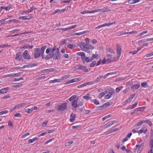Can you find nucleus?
<instances>
[{
  "label": "nucleus",
  "instance_id": "14",
  "mask_svg": "<svg viewBox=\"0 0 153 153\" xmlns=\"http://www.w3.org/2000/svg\"><path fill=\"white\" fill-rule=\"evenodd\" d=\"M115 123V121H110L108 123L106 124L104 126V127L105 128H108L109 127L111 126L113 124H114Z\"/></svg>",
  "mask_w": 153,
  "mask_h": 153
},
{
  "label": "nucleus",
  "instance_id": "60",
  "mask_svg": "<svg viewBox=\"0 0 153 153\" xmlns=\"http://www.w3.org/2000/svg\"><path fill=\"white\" fill-rule=\"evenodd\" d=\"M81 13L82 14H84L85 13H89V10H84L81 12Z\"/></svg>",
  "mask_w": 153,
  "mask_h": 153
},
{
  "label": "nucleus",
  "instance_id": "5",
  "mask_svg": "<svg viewBox=\"0 0 153 153\" xmlns=\"http://www.w3.org/2000/svg\"><path fill=\"white\" fill-rule=\"evenodd\" d=\"M135 94H133L129 96L127 99V100L123 102L124 104L126 105L128 103H129L131 102L132 100L135 97Z\"/></svg>",
  "mask_w": 153,
  "mask_h": 153
},
{
  "label": "nucleus",
  "instance_id": "38",
  "mask_svg": "<svg viewBox=\"0 0 153 153\" xmlns=\"http://www.w3.org/2000/svg\"><path fill=\"white\" fill-rule=\"evenodd\" d=\"M143 123H144V120L141 121L137 123L135 125V126H140Z\"/></svg>",
  "mask_w": 153,
  "mask_h": 153
},
{
  "label": "nucleus",
  "instance_id": "43",
  "mask_svg": "<svg viewBox=\"0 0 153 153\" xmlns=\"http://www.w3.org/2000/svg\"><path fill=\"white\" fill-rule=\"evenodd\" d=\"M123 88V86H121L119 87H117L116 89V91L117 93L119 92L121 89Z\"/></svg>",
  "mask_w": 153,
  "mask_h": 153
},
{
  "label": "nucleus",
  "instance_id": "57",
  "mask_svg": "<svg viewBox=\"0 0 153 153\" xmlns=\"http://www.w3.org/2000/svg\"><path fill=\"white\" fill-rule=\"evenodd\" d=\"M67 42V41L66 40L64 39H63L61 42V44L62 45H63L65 44Z\"/></svg>",
  "mask_w": 153,
  "mask_h": 153
},
{
  "label": "nucleus",
  "instance_id": "61",
  "mask_svg": "<svg viewBox=\"0 0 153 153\" xmlns=\"http://www.w3.org/2000/svg\"><path fill=\"white\" fill-rule=\"evenodd\" d=\"M8 125L10 127H12L13 126V124L12 123V121L11 120H9L8 121Z\"/></svg>",
  "mask_w": 153,
  "mask_h": 153
},
{
  "label": "nucleus",
  "instance_id": "16",
  "mask_svg": "<svg viewBox=\"0 0 153 153\" xmlns=\"http://www.w3.org/2000/svg\"><path fill=\"white\" fill-rule=\"evenodd\" d=\"M55 70L54 68H51L48 69L43 70L42 71L44 73H48L54 71Z\"/></svg>",
  "mask_w": 153,
  "mask_h": 153
},
{
  "label": "nucleus",
  "instance_id": "22",
  "mask_svg": "<svg viewBox=\"0 0 153 153\" xmlns=\"http://www.w3.org/2000/svg\"><path fill=\"white\" fill-rule=\"evenodd\" d=\"M140 1V0H129L128 3L129 4H133L137 3Z\"/></svg>",
  "mask_w": 153,
  "mask_h": 153
},
{
  "label": "nucleus",
  "instance_id": "64",
  "mask_svg": "<svg viewBox=\"0 0 153 153\" xmlns=\"http://www.w3.org/2000/svg\"><path fill=\"white\" fill-rule=\"evenodd\" d=\"M94 104L96 105H98L99 104V102L98 100H97L96 99H95L94 100Z\"/></svg>",
  "mask_w": 153,
  "mask_h": 153
},
{
  "label": "nucleus",
  "instance_id": "27",
  "mask_svg": "<svg viewBox=\"0 0 153 153\" xmlns=\"http://www.w3.org/2000/svg\"><path fill=\"white\" fill-rule=\"evenodd\" d=\"M140 87V85L139 84H134L132 85L131 86V88L133 90H136L137 89Z\"/></svg>",
  "mask_w": 153,
  "mask_h": 153
},
{
  "label": "nucleus",
  "instance_id": "62",
  "mask_svg": "<svg viewBox=\"0 0 153 153\" xmlns=\"http://www.w3.org/2000/svg\"><path fill=\"white\" fill-rule=\"evenodd\" d=\"M81 67V65L80 64H79L76 65L75 66V68L76 69H80Z\"/></svg>",
  "mask_w": 153,
  "mask_h": 153
},
{
  "label": "nucleus",
  "instance_id": "20",
  "mask_svg": "<svg viewBox=\"0 0 153 153\" xmlns=\"http://www.w3.org/2000/svg\"><path fill=\"white\" fill-rule=\"evenodd\" d=\"M61 78L58 79H55L54 80H51L50 81L49 83H53L56 82H61Z\"/></svg>",
  "mask_w": 153,
  "mask_h": 153
},
{
  "label": "nucleus",
  "instance_id": "25",
  "mask_svg": "<svg viewBox=\"0 0 153 153\" xmlns=\"http://www.w3.org/2000/svg\"><path fill=\"white\" fill-rule=\"evenodd\" d=\"M70 76H71L69 74L65 75L62 76L61 78V81L62 82L64 80L66 79L69 78Z\"/></svg>",
  "mask_w": 153,
  "mask_h": 153
},
{
  "label": "nucleus",
  "instance_id": "17",
  "mask_svg": "<svg viewBox=\"0 0 153 153\" xmlns=\"http://www.w3.org/2000/svg\"><path fill=\"white\" fill-rule=\"evenodd\" d=\"M27 102H23L22 103H21L20 104H19L17 105H16V106L17 108H19L23 107H24L25 105H27Z\"/></svg>",
  "mask_w": 153,
  "mask_h": 153
},
{
  "label": "nucleus",
  "instance_id": "28",
  "mask_svg": "<svg viewBox=\"0 0 153 153\" xmlns=\"http://www.w3.org/2000/svg\"><path fill=\"white\" fill-rule=\"evenodd\" d=\"M67 47L70 49H72L76 47V45L73 44H69L67 45Z\"/></svg>",
  "mask_w": 153,
  "mask_h": 153
},
{
  "label": "nucleus",
  "instance_id": "58",
  "mask_svg": "<svg viewBox=\"0 0 153 153\" xmlns=\"http://www.w3.org/2000/svg\"><path fill=\"white\" fill-rule=\"evenodd\" d=\"M47 133V132H45L42 133L40 134H39L38 136V137H39L42 136H44Z\"/></svg>",
  "mask_w": 153,
  "mask_h": 153
},
{
  "label": "nucleus",
  "instance_id": "18",
  "mask_svg": "<svg viewBox=\"0 0 153 153\" xmlns=\"http://www.w3.org/2000/svg\"><path fill=\"white\" fill-rule=\"evenodd\" d=\"M76 115L72 113L71 114L70 121L71 122H73L75 119Z\"/></svg>",
  "mask_w": 153,
  "mask_h": 153
},
{
  "label": "nucleus",
  "instance_id": "55",
  "mask_svg": "<svg viewBox=\"0 0 153 153\" xmlns=\"http://www.w3.org/2000/svg\"><path fill=\"white\" fill-rule=\"evenodd\" d=\"M19 30H20L19 29H16L10 31V32H11L13 33H15L18 32Z\"/></svg>",
  "mask_w": 153,
  "mask_h": 153
},
{
  "label": "nucleus",
  "instance_id": "48",
  "mask_svg": "<svg viewBox=\"0 0 153 153\" xmlns=\"http://www.w3.org/2000/svg\"><path fill=\"white\" fill-rule=\"evenodd\" d=\"M22 85V84H19L16 85H13L12 87H13L14 88H19L21 87Z\"/></svg>",
  "mask_w": 153,
  "mask_h": 153
},
{
  "label": "nucleus",
  "instance_id": "8",
  "mask_svg": "<svg viewBox=\"0 0 153 153\" xmlns=\"http://www.w3.org/2000/svg\"><path fill=\"white\" fill-rule=\"evenodd\" d=\"M54 59L59 60L60 59V54L58 48L57 49L56 53L54 54V56H53Z\"/></svg>",
  "mask_w": 153,
  "mask_h": 153
},
{
  "label": "nucleus",
  "instance_id": "35",
  "mask_svg": "<svg viewBox=\"0 0 153 153\" xmlns=\"http://www.w3.org/2000/svg\"><path fill=\"white\" fill-rule=\"evenodd\" d=\"M90 94H87L86 96H84L83 97L87 100H89L91 98V97H89Z\"/></svg>",
  "mask_w": 153,
  "mask_h": 153
},
{
  "label": "nucleus",
  "instance_id": "4",
  "mask_svg": "<svg viewBox=\"0 0 153 153\" xmlns=\"http://www.w3.org/2000/svg\"><path fill=\"white\" fill-rule=\"evenodd\" d=\"M107 56L108 58L107 61L108 63L114 62L119 59L117 56H113L111 54H108Z\"/></svg>",
  "mask_w": 153,
  "mask_h": 153
},
{
  "label": "nucleus",
  "instance_id": "50",
  "mask_svg": "<svg viewBox=\"0 0 153 153\" xmlns=\"http://www.w3.org/2000/svg\"><path fill=\"white\" fill-rule=\"evenodd\" d=\"M96 62L95 61H94L90 64V67H94L96 64Z\"/></svg>",
  "mask_w": 153,
  "mask_h": 153
},
{
  "label": "nucleus",
  "instance_id": "19",
  "mask_svg": "<svg viewBox=\"0 0 153 153\" xmlns=\"http://www.w3.org/2000/svg\"><path fill=\"white\" fill-rule=\"evenodd\" d=\"M22 58L21 55V53L19 52L17 53L16 54V56L15 57V59L16 60H20Z\"/></svg>",
  "mask_w": 153,
  "mask_h": 153
},
{
  "label": "nucleus",
  "instance_id": "7",
  "mask_svg": "<svg viewBox=\"0 0 153 153\" xmlns=\"http://www.w3.org/2000/svg\"><path fill=\"white\" fill-rule=\"evenodd\" d=\"M23 58L27 59H30V56L29 54V52L27 50H25L23 54Z\"/></svg>",
  "mask_w": 153,
  "mask_h": 153
},
{
  "label": "nucleus",
  "instance_id": "52",
  "mask_svg": "<svg viewBox=\"0 0 153 153\" xmlns=\"http://www.w3.org/2000/svg\"><path fill=\"white\" fill-rule=\"evenodd\" d=\"M84 51L88 53H90L91 52L90 50L88 49V48H86L85 46H84Z\"/></svg>",
  "mask_w": 153,
  "mask_h": 153
},
{
  "label": "nucleus",
  "instance_id": "42",
  "mask_svg": "<svg viewBox=\"0 0 153 153\" xmlns=\"http://www.w3.org/2000/svg\"><path fill=\"white\" fill-rule=\"evenodd\" d=\"M144 123H146L147 124H148L150 126H152V122L148 120H144Z\"/></svg>",
  "mask_w": 153,
  "mask_h": 153
},
{
  "label": "nucleus",
  "instance_id": "21",
  "mask_svg": "<svg viewBox=\"0 0 153 153\" xmlns=\"http://www.w3.org/2000/svg\"><path fill=\"white\" fill-rule=\"evenodd\" d=\"M82 79V78L81 77H79L77 78H75L73 79H72L71 80V83H73L74 82H77L81 80Z\"/></svg>",
  "mask_w": 153,
  "mask_h": 153
},
{
  "label": "nucleus",
  "instance_id": "3",
  "mask_svg": "<svg viewBox=\"0 0 153 153\" xmlns=\"http://www.w3.org/2000/svg\"><path fill=\"white\" fill-rule=\"evenodd\" d=\"M76 54L78 56H81V58L83 61L85 59L86 62H91L92 60L91 58H90L88 57H86L85 56V54L84 52H77Z\"/></svg>",
  "mask_w": 153,
  "mask_h": 153
},
{
  "label": "nucleus",
  "instance_id": "56",
  "mask_svg": "<svg viewBox=\"0 0 153 153\" xmlns=\"http://www.w3.org/2000/svg\"><path fill=\"white\" fill-rule=\"evenodd\" d=\"M148 32V31H144L142 32H141L139 34V36H141L143 34L145 33H147Z\"/></svg>",
  "mask_w": 153,
  "mask_h": 153
},
{
  "label": "nucleus",
  "instance_id": "9",
  "mask_svg": "<svg viewBox=\"0 0 153 153\" xmlns=\"http://www.w3.org/2000/svg\"><path fill=\"white\" fill-rule=\"evenodd\" d=\"M39 48H37L34 51V55L35 58H37L40 56V53L39 52Z\"/></svg>",
  "mask_w": 153,
  "mask_h": 153
},
{
  "label": "nucleus",
  "instance_id": "33",
  "mask_svg": "<svg viewBox=\"0 0 153 153\" xmlns=\"http://www.w3.org/2000/svg\"><path fill=\"white\" fill-rule=\"evenodd\" d=\"M107 50L108 52L111 53H115L114 50L111 48H107Z\"/></svg>",
  "mask_w": 153,
  "mask_h": 153
},
{
  "label": "nucleus",
  "instance_id": "46",
  "mask_svg": "<svg viewBox=\"0 0 153 153\" xmlns=\"http://www.w3.org/2000/svg\"><path fill=\"white\" fill-rule=\"evenodd\" d=\"M98 57V55L97 54H93L92 55L91 59L92 60H93L95 58H97Z\"/></svg>",
  "mask_w": 153,
  "mask_h": 153
},
{
  "label": "nucleus",
  "instance_id": "37",
  "mask_svg": "<svg viewBox=\"0 0 153 153\" xmlns=\"http://www.w3.org/2000/svg\"><path fill=\"white\" fill-rule=\"evenodd\" d=\"M149 146L152 149H153V138L150 139L149 141Z\"/></svg>",
  "mask_w": 153,
  "mask_h": 153
},
{
  "label": "nucleus",
  "instance_id": "63",
  "mask_svg": "<svg viewBox=\"0 0 153 153\" xmlns=\"http://www.w3.org/2000/svg\"><path fill=\"white\" fill-rule=\"evenodd\" d=\"M86 85H87V84H86V83H85L84 84L80 85H79L78 87V88H82V87H84Z\"/></svg>",
  "mask_w": 153,
  "mask_h": 153
},
{
  "label": "nucleus",
  "instance_id": "39",
  "mask_svg": "<svg viewBox=\"0 0 153 153\" xmlns=\"http://www.w3.org/2000/svg\"><path fill=\"white\" fill-rule=\"evenodd\" d=\"M137 33V32L135 31L132 30L130 32H125L124 33H123V34L124 35V34H131V33Z\"/></svg>",
  "mask_w": 153,
  "mask_h": 153
},
{
  "label": "nucleus",
  "instance_id": "44",
  "mask_svg": "<svg viewBox=\"0 0 153 153\" xmlns=\"http://www.w3.org/2000/svg\"><path fill=\"white\" fill-rule=\"evenodd\" d=\"M30 135V133L29 132H27L24 135H23L21 137V138L23 139L25 138L27 136Z\"/></svg>",
  "mask_w": 153,
  "mask_h": 153
},
{
  "label": "nucleus",
  "instance_id": "53",
  "mask_svg": "<svg viewBox=\"0 0 153 153\" xmlns=\"http://www.w3.org/2000/svg\"><path fill=\"white\" fill-rule=\"evenodd\" d=\"M14 116L16 117H21L22 115L20 113H17L14 114Z\"/></svg>",
  "mask_w": 153,
  "mask_h": 153
},
{
  "label": "nucleus",
  "instance_id": "45",
  "mask_svg": "<svg viewBox=\"0 0 153 153\" xmlns=\"http://www.w3.org/2000/svg\"><path fill=\"white\" fill-rule=\"evenodd\" d=\"M8 111L7 110H5L0 112V115H2L4 114L7 113Z\"/></svg>",
  "mask_w": 153,
  "mask_h": 153
},
{
  "label": "nucleus",
  "instance_id": "59",
  "mask_svg": "<svg viewBox=\"0 0 153 153\" xmlns=\"http://www.w3.org/2000/svg\"><path fill=\"white\" fill-rule=\"evenodd\" d=\"M106 59L105 57H104L103 59V60L101 62V63L102 64H104L106 63Z\"/></svg>",
  "mask_w": 153,
  "mask_h": 153
},
{
  "label": "nucleus",
  "instance_id": "13",
  "mask_svg": "<svg viewBox=\"0 0 153 153\" xmlns=\"http://www.w3.org/2000/svg\"><path fill=\"white\" fill-rule=\"evenodd\" d=\"M10 88L9 87L5 88L0 90V94H4L6 93L9 89Z\"/></svg>",
  "mask_w": 153,
  "mask_h": 153
},
{
  "label": "nucleus",
  "instance_id": "32",
  "mask_svg": "<svg viewBox=\"0 0 153 153\" xmlns=\"http://www.w3.org/2000/svg\"><path fill=\"white\" fill-rule=\"evenodd\" d=\"M33 111V109L31 108H27L25 110V112L27 113L30 114Z\"/></svg>",
  "mask_w": 153,
  "mask_h": 153
},
{
  "label": "nucleus",
  "instance_id": "15",
  "mask_svg": "<svg viewBox=\"0 0 153 153\" xmlns=\"http://www.w3.org/2000/svg\"><path fill=\"white\" fill-rule=\"evenodd\" d=\"M89 32V30H86V31H84L82 32H79V33H74L73 35L72 36H75V35H78V36H80V35H81L82 34L86 33L88 32Z\"/></svg>",
  "mask_w": 153,
  "mask_h": 153
},
{
  "label": "nucleus",
  "instance_id": "29",
  "mask_svg": "<svg viewBox=\"0 0 153 153\" xmlns=\"http://www.w3.org/2000/svg\"><path fill=\"white\" fill-rule=\"evenodd\" d=\"M38 140V138L37 137H34L32 139H30L28 140V143H31L34 142Z\"/></svg>",
  "mask_w": 153,
  "mask_h": 153
},
{
  "label": "nucleus",
  "instance_id": "51",
  "mask_svg": "<svg viewBox=\"0 0 153 153\" xmlns=\"http://www.w3.org/2000/svg\"><path fill=\"white\" fill-rule=\"evenodd\" d=\"M110 11L107 7H104L102 8V12H105L107 11Z\"/></svg>",
  "mask_w": 153,
  "mask_h": 153
},
{
  "label": "nucleus",
  "instance_id": "40",
  "mask_svg": "<svg viewBox=\"0 0 153 153\" xmlns=\"http://www.w3.org/2000/svg\"><path fill=\"white\" fill-rule=\"evenodd\" d=\"M47 47V45H44L43 46H42L40 49V52H42V53H44V51L45 49V48Z\"/></svg>",
  "mask_w": 153,
  "mask_h": 153
},
{
  "label": "nucleus",
  "instance_id": "41",
  "mask_svg": "<svg viewBox=\"0 0 153 153\" xmlns=\"http://www.w3.org/2000/svg\"><path fill=\"white\" fill-rule=\"evenodd\" d=\"M106 91L100 93L99 95V98H101L104 95H105L106 93Z\"/></svg>",
  "mask_w": 153,
  "mask_h": 153
},
{
  "label": "nucleus",
  "instance_id": "1",
  "mask_svg": "<svg viewBox=\"0 0 153 153\" xmlns=\"http://www.w3.org/2000/svg\"><path fill=\"white\" fill-rule=\"evenodd\" d=\"M56 49V46H54L53 49L51 48H48L46 50L45 53L47 54H48L45 57V59L46 60H49L51 58H52L54 56V52Z\"/></svg>",
  "mask_w": 153,
  "mask_h": 153
},
{
  "label": "nucleus",
  "instance_id": "36",
  "mask_svg": "<svg viewBox=\"0 0 153 153\" xmlns=\"http://www.w3.org/2000/svg\"><path fill=\"white\" fill-rule=\"evenodd\" d=\"M19 19H22L23 20H29L32 18L31 17H29L28 18H27V17L26 16H21L19 18Z\"/></svg>",
  "mask_w": 153,
  "mask_h": 153
},
{
  "label": "nucleus",
  "instance_id": "11",
  "mask_svg": "<svg viewBox=\"0 0 153 153\" xmlns=\"http://www.w3.org/2000/svg\"><path fill=\"white\" fill-rule=\"evenodd\" d=\"M122 49L121 47L119 45H117V57L118 59L121 56Z\"/></svg>",
  "mask_w": 153,
  "mask_h": 153
},
{
  "label": "nucleus",
  "instance_id": "10",
  "mask_svg": "<svg viewBox=\"0 0 153 153\" xmlns=\"http://www.w3.org/2000/svg\"><path fill=\"white\" fill-rule=\"evenodd\" d=\"M147 131V129L146 126L143 125L141 129L138 131V133L139 134L143 132L144 134H145Z\"/></svg>",
  "mask_w": 153,
  "mask_h": 153
},
{
  "label": "nucleus",
  "instance_id": "6",
  "mask_svg": "<svg viewBox=\"0 0 153 153\" xmlns=\"http://www.w3.org/2000/svg\"><path fill=\"white\" fill-rule=\"evenodd\" d=\"M67 104L66 103L61 104L58 106V110L63 111L66 109L67 108Z\"/></svg>",
  "mask_w": 153,
  "mask_h": 153
},
{
  "label": "nucleus",
  "instance_id": "49",
  "mask_svg": "<svg viewBox=\"0 0 153 153\" xmlns=\"http://www.w3.org/2000/svg\"><path fill=\"white\" fill-rule=\"evenodd\" d=\"M77 26V25H73V26H71L70 27H68V30L73 29L75 28Z\"/></svg>",
  "mask_w": 153,
  "mask_h": 153
},
{
  "label": "nucleus",
  "instance_id": "24",
  "mask_svg": "<svg viewBox=\"0 0 153 153\" xmlns=\"http://www.w3.org/2000/svg\"><path fill=\"white\" fill-rule=\"evenodd\" d=\"M80 70L84 71L85 72H87L89 71V70L84 66H81L80 68Z\"/></svg>",
  "mask_w": 153,
  "mask_h": 153
},
{
  "label": "nucleus",
  "instance_id": "23",
  "mask_svg": "<svg viewBox=\"0 0 153 153\" xmlns=\"http://www.w3.org/2000/svg\"><path fill=\"white\" fill-rule=\"evenodd\" d=\"M103 75H101L99 76L95 80L94 82L95 83H97L100 82L101 79L103 78Z\"/></svg>",
  "mask_w": 153,
  "mask_h": 153
},
{
  "label": "nucleus",
  "instance_id": "34",
  "mask_svg": "<svg viewBox=\"0 0 153 153\" xmlns=\"http://www.w3.org/2000/svg\"><path fill=\"white\" fill-rule=\"evenodd\" d=\"M115 24V22H112V23H105L103 24V27H105V26H108L109 27L111 25H114Z\"/></svg>",
  "mask_w": 153,
  "mask_h": 153
},
{
  "label": "nucleus",
  "instance_id": "47",
  "mask_svg": "<svg viewBox=\"0 0 153 153\" xmlns=\"http://www.w3.org/2000/svg\"><path fill=\"white\" fill-rule=\"evenodd\" d=\"M32 66H31V65H24L23 66L22 68H30Z\"/></svg>",
  "mask_w": 153,
  "mask_h": 153
},
{
  "label": "nucleus",
  "instance_id": "26",
  "mask_svg": "<svg viewBox=\"0 0 153 153\" xmlns=\"http://www.w3.org/2000/svg\"><path fill=\"white\" fill-rule=\"evenodd\" d=\"M117 129V128L111 130H110L108 131H107L106 132V134H108L114 132L116 131Z\"/></svg>",
  "mask_w": 153,
  "mask_h": 153
},
{
  "label": "nucleus",
  "instance_id": "30",
  "mask_svg": "<svg viewBox=\"0 0 153 153\" xmlns=\"http://www.w3.org/2000/svg\"><path fill=\"white\" fill-rule=\"evenodd\" d=\"M141 85L142 87L144 88H148L149 87V85L146 82H143L141 83Z\"/></svg>",
  "mask_w": 153,
  "mask_h": 153
},
{
  "label": "nucleus",
  "instance_id": "12",
  "mask_svg": "<svg viewBox=\"0 0 153 153\" xmlns=\"http://www.w3.org/2000/svg\"><path fill=\"white\" fill-rule=\"evenodd\" d=\"M115 93L114 91H111L109 92L107 95L105 97V99H108L111 98L112 96L114 95Z\"/></svg>",
  "mask_w": 153,
  "mask_h": 153
},
{
  "label": "nucleus",
  "instance_id": "54",
  "mask_svg": "<svg viewBox=\"0 0 153 153\" xmlns=\"http://www.w3.org/2000/svg\"><path fill=\"white\" fill-rule=\"evenodd\" d=\"M73 143L74 141H69L66 143V146H69Z\"/></svg>",
  "mask_w": 153,
  "mask_h": 153
},
{
  "label": "nucleus",
  "instance_id": "31",
  "mask_svg": "<svg viewBox=\"0 0 153 153\" xmlns=\"http://www.w3.org/2000/svg\"><path fill=\"white\" fill-rule=\"evenodd\" d=\"M85 48H88V49L89 50H92L94 48L93 46L92 45L88 44V45H85Z\"/></svg>",
  "mask_w": 153,
  "mask_h": 153
},
{
  "label": "nucleus",
  "instance_id": "2",
  "mask_svg": "<svg viewBox=\"0 0 153 153\" xmlns=\"http://www.w3.org/2000/svg\"><path fill=\"white\" fill-rule=\"evenodd\" d=\"M78 100V97L75 95L72 96L68 99L70 101H72L71 105L73 108L76 109V108L79 106L77 105V103Z\"/></svg>",
  "mask_w": 153,
  "mask_h": 153
}]
</instances>
